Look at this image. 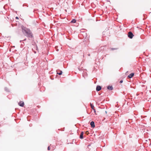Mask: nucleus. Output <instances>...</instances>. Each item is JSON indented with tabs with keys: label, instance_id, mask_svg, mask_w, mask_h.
I'll list each match as a JSON object with an SVG mask.
<instances>
[{
	"label": "nucleus",
	"instance_id": "f257e3e1",
	"mask_svg": "<svg viewBox=\"0 0 151 151\" xmlns=\"http://www.w3.org/2000/svg\"><path fill=\"white\" fill-rule=\"evenodd\" d=\"M22 32L24 34L25 33V35L26 36L30 38L33 37V35L29 29L23 26H22Z\"/></svg>",
	"mask_w": 151,
	"mask_h": 151
},
{
	"label": "nucleus",
	"instance_id": "f03ea898",
	"mask_svg": "<svg viewBox=\"0 0 151 151\" xmlns=\"http://www.w3.org/2000/svg\"><path fill=\"white\" fill-rule=\"evenodd\" d=\"M128 36L130 38L132 39L134 35L131 32H129L128 33Z\"/></svg>",
	"mask_w": 151,
	"mask_h": 151
},
{
	"label": "nucleus",
	"instance_id": "7ed1b4c3",
	"mask_svg": "<svg viewBox=\"0 0 151 151\" xmlns=\"http://www.w3.org/2000/svg\"><path fill=\"white\" fill-rule=\"evenodd\" d=\"M55 149V147L50 145L48 147V150H53Z\"/></svg>",
	"mask_w": 151,
	"mask_h": 151
},
{
	"label": "nucleus",
	"instance_id": "20e7f679",
	"mask_svg": "<svg viewBox=\"0 0 151 151\" xmlns=\"http://www.w3.org/2000/svg\"><path fill=\"white\" fill-rule=\"evenodd\" d=\"M18 104L20 106L23 107L24 105V103L23 101H21L18 103Z\"/></svg>",
	"mask_w": 151,
	"mask_h": 151
},
{
	"label": "nucleus",
	"instance_id": "39448f33",
	"mask_svg": "<svg viewBox=\"0 0 151 151\" xmlns=\"http://www.w3.org/2000/svg\"><path fill=\"white\" fill-rule=\"evenodd\" d=\"M101 89V87L100 86H98L96 87V90L97 91H99Z\"/></svg>",
	"mask_w": 151,
	"mask_h": 151
},
{
	"label": "nucleus",
	"instance_id": "423d86ee",
	"mask_svg": "<svg viewBox=\"0 0 151 151\" xmlns=\"http://www.w3.org/2000/svg\"><path fill=\"white\" fill-rule=\"evenodd\" d=\"M90 125L93 128L95 127L94 123L93 121L91 122Z\"/></svg>",
	"mask_w": 151,
	"mask_h": 151
},
{
	"label": "nucleus",
	"instance_id": "0eeeda50",
	"mask_svg": "<svg viewBox=\"0 0 151 151\" xmlns=\"http://www.w3.org/2000/svg\"><path fill=\"white\" fill-rule=\"evenodd\" d=\"M134 74L133 73H132L130 74L128 76V77H129V78H132L134 76Z\"/></svg>",
	"mask_w": 151,
	"mask_h": 151
},
{
	"label": "nucleus",
	"instance_id": "6e6552de",
	"mask_svg": "<svg viewBox=\"0 0 151 151\" xmlns=\"http://www.w3.org/2000/svg\"><path fill=\"white\" fill-rule=\"evenodd\" d=\"M57 74H58L59 75H60L62 74V72L60 70H57Z\"/></svg>",
	"mask_w": 151,
	"mask_h": 151
},
{
	"label": "nucleus",
	"instance_id": "1a4fd4ad",
	"mask_svg": "<svg viewBox=\"0 0 151 151\" xmlns=\"http://www.w3.org/2000/svg\"><path fill=\"white\" fill-rule=\"evenodd\" d=\"M107 89L110 90H112L113 89V88L112 86H108L107 87Z\"/></svg>",
	"mask_w": 151,
	"mask_h": 151
},
{
	"label": "nucleus",
	"instance_id": "9d476101",
	"mask_svg": "<svg viewBox=\"0 0 151 151\" xmlns=\"http://www.w3.org/2000/svg\"><path fill=\"white\" fill-rule=\"evenodd\" d=\"M83 132H82L80 136V138L81 139H82L83 138Z\"/></svg>",
	"mask_w": 151,
	"mask_h": 151
},
{
	"label": "nucleus",
	"instance_id": "9b49d317",
	"mask_svg": "<svg viewBox=\"0 0 151 151\" xmlns=\"http://www.w3.org/2000/svg\"><path fill=\"white\" fill-rule=\"evenodd\" d=\"M90 106H91V107L93 109H94V106L93 104L91 103H90Z\"/></svg>",
	"mask_w": 151,
	"mask_h": 151
},
{
	"label": "nucleus",
	"instance_id": "f8f14e48",
	"mask_svg": "<svg viewBox=\"0 0 151 151\" xmlns=\"http://www.w3.org/2000/svg\"><path fill=\"white\" fill-rule=\"evenodd\" d=\"M76 22V20L75 19H73L71 21V22L73 23H75Z\"/></svg>",
	"mask_w": 151,
	"mask_h": 151
},
{
	"label": "nucleus",
	"instance_id": "ddd939ff",
	"mask_svg": "<svg viewBox=\"0 0 151 151\" xmlns=\"http://www.w3.org/2000/svg\"><path fill=\"white\" fill-rule=\"evenodd\" d=\"M85 134H89L88 131H86L85 132Z\"/></svg>",
	"mask_w": 151,
	"mask_h": 151
},
{
	"label": "nucleus",
	"instance_id": "4468645a",
	"mask_svg": "<svg viewBox=\"0 0 151 151\" xmlns=\"http://www.w3.org/2000/svg\"><path fill=\"white\" fill-rule=\"evenodd\" d=\"M123 82V81L122 80L120 81L119 82H120V83H122Z\"/></svg>",
	"mask_w": 151,
	"mask_h": 151
},
{
	"label": "nucleus",
	"instance_id": "2eb2a0df",
	"mask_svg": "<svg viewBox=\"0 0 151 151\" xmlns=\"http://www.w3.org/2000/svg\"><path fill=\"white\" fill-rule=\"evenodd\" d=\"M93 111H94V112L95 113L96 112V109H93Z\"/></svg>",
	"mask_w": 151,
	"mask_h": 151
},
{
	"label": "nucleus",
	"instance_id": "dca6fc26",
	"mask_svg": "<svg viewBox=\"0 0 151 151\" xmlns=\"http://www.w3.org/2000/svg\"><path fill=\"white\" fill-rule=\"evenodd\" d=\"M16 18L17 19H19V18L17 17H16Z\"/></svg>",
	"mask_w": 151,
	"mask_h": 151
},
{
	"label": "nucleus",
	"instance_id": "f3484780",
	"mask_svg": "<svg viewBox=\"0 0 151 151\" xmlns=\"http://www.w3.org/2000/svg\"><path fill=\"white\" fill-rule=\"evenodd\" d=\"M26 40V39H25L24 40Z\"/></svg>",
	"mask_w": 151,
	"mask_h": 151
}]
</instances>
